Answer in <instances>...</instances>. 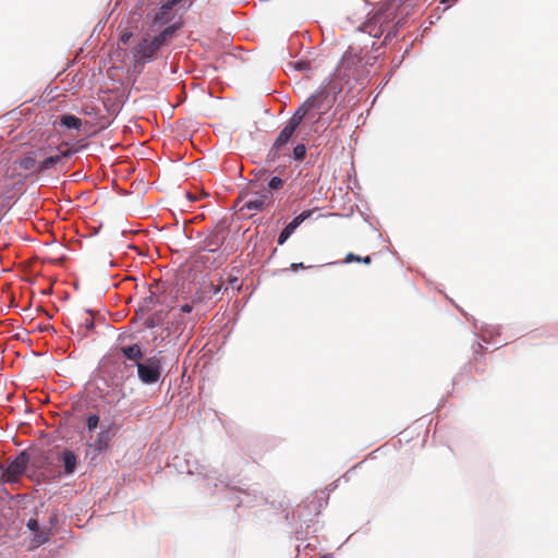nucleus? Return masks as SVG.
<instances>
[{
  "mask_svg": "<svg viewBox=\"0 0 558 558\" xmlns=\"http://www.w3.org/2000/svg\"><path fill=\"white\" fill-rule=\"evenodd\" d=\"M415 0H384L378 8L367 15L361 24V31L367 32L371 37L380 38L388 45L405 26L407 19L416 5Z\"/></svg>",
  "mask_w": 558,
  "mask_h": 558,
  "instance_id": "1",
  "label": "nucleus"
},
{
  "mask_svg": "<svg viewBox=\"0 0 558 558\" xmlns=\"http://www.w3.org/2000/svg\"><path fill=\"white\" fill-rule=\"evenodd\" d=\"M357 31L367 34V38L361 39L359 44L349 46L341 59L339 73L341 76L347 77L348 81L353 78L362 85L367 80L369 73L367 68L373 66L379 58V54L375 52L379 47L386 45L383 41L378 46L374 37H371L367 32L361 31V25Z\"/></svg>",
  "mask_w": 558,
  "mask_h": 558,
  "instance_id": "2",
  "label": "nucleus"
},
{
  "mask_svg": "<svg viewBox=\"0 0 558 558\" xmlns=\"http://www.w3.org/2000/svg\"><path fill=\"white\" fill-rule=\"evenodd\" d=\"M125 368L122 362L105 356L100 360L97 368L90 376L89 384L95 388L98 396L111 404V396H118L117 403L125 398L122 387L125 381Z\"/></svg>",
  "mask_w": 558,
  "mask_h": 558,
  "instance_id": "3",
  "label": "nucleus"
},
{
  "mask_svg": "<svg viewBox=\"0 0 558 558\" xmlns=\"http://www.w3.org/2000/svg\"><path fill=\"white\" fill-rule=\"evenodd\" d=\"M181 27L180 22H175L166 26L161 32L155 35L153 38L149 35L141 39L136 45L133 58L137 64H146L151 62L156 58V53L165 46H168L175 33Z\"/></svg>",
  "mask_w": 558,
  "mask_h": 558,
  "instance_id": "4",
  "label": "nucleus"
},
{
  "mask_svg": "<svg viewBox=\"0 0 558 558\" xmlns=\"http://www.w3.org/2000/svg\"><path fill=\"white\" fill-rule=\"evenodd\" d=\"M165 363L166 356L162 355V351H158L156 354L136 363L138 380L146 386L162 383L165 378Z\"/></svg>",
  "mask_w": 558,
  "mask_h": 558,
  "instance_id": "5",
  "label": "nucleus"
},
{
  "mask_svg": "<svg viewBox=\"0 0 558 558\" xmlns=\"http://www.w3.org/2000/svg\"><path fill=\"white\" fill-rule=\"evenodd\" d=\"M335 89L336 87L331 86L329 83L324 84L305 100L306 102H310V110L313 114L314 111H320L318 120H320L323 114L327 113V111L333 106V102L336 101V96H333Z\"/></svg>",
  "mask_w": 558,
  "mask_h": 558,
  "instance_id": "6",
  "label": "nucleus"
},
{
  "mask_svg": "<svg viewBox=\"0 0 558 558\" xmlns=\"http://www.w3.org/2000/svg\"><path fill=\"white\" fill-rule=\"evenodd\" d=\"M31 457L27 450H22L9 464L2 473L4 482H14L19 476L25 474Z\"/></svg>",
  "mask_w": 558,
  "mask_h": 558,
  "instance_id": "7",
  "label": "nucleus"
},
{
  "mask_svg": "<svg viewBox=\"0 0 558 558\" xmlns=\"http://www.w3.org/2000/svg\"><path fill=\"white\" fill-rule=\"evenodd\" d=\"M117 435V425L114 422L105 424L102 423L99 426V432L97 433L95 439L92 441L95 444L96 451H107L110 449V444L112 439Z\"/></svg>",
  "mask_w": 558,
  "mask_h": 558,
  "instance_id": "8",
  "label": "nucleus"
},
{
  "mask_svg": "<svg viewBox=\"0 0 558 558\" xmlns=\"http://www.w3.org/2000/svg\"><path fill=\"white\" fill-rule=\"evenodd\" d=\"M92 314L93 312L90 310H86L84 315L80 318L76 329L74 330L73 327L70 328L71 332L77 336L80 339L87 337L88 333L95 328L94 317L89 316Z\"/></svg>",
  "mask_w": 558,
  "mask_h": 558,
  "instance_id": "9",
  "label": "nucleus"
},
{
  "mask_svg": "<svg viewBox=\"0 0 558 558\" xmlns=\"http://www.w3.org/2000/svg\"><path fill=\"white\" fill-rule=\"evenodd\" d=\"M120 352L124 359L132 362L134 366L142 362L144 357V347L141 342H135L120 348Z\"/></svg>",
  "mask_w": 558,
  "mask_h": 558,
  "instance_id": "10",
  "label": "nucleus"
},
{
  "mask_svg": "<svg viewBox=\"0 0 558 558\" xmlns=\"http://www.w3.org/2000/svg\"><path fill=\"white\" fill-rule=\"evenodd\" d=\"M173 8L166 1L155 12L151 21V27H161L170 23L173 19Z\"/></svg>",
  "mask_w": 558,
  "mask_h": 558,
  "instance_id": "11",
  "label": "nucleus"
},
{
  "mask_svg": "<svg viewBox=\"0 0 558 558\" xmlns=\"http://www.w3.org/2000/svg\"><path fill=\"white\" fill-rule=\"evenodd\" d=\"M296 130H298V128L286 122L284 126L279 132L278 136L276 137V140L274 142L275 148L282 149L284 151L287 145L292 142Z\"/></svg>",
  "mask_w": 558,
  "mask_h": 558,
  "instance_id": "12",
  "label": "nucleus"
},
{
  "mask_svg": "<svg viewBox=\"0 0 558 558\" xmlns=\"http://www.w3.org/2000/svg\"><path fill=\"white\" fill-rule=\"evenodd\" d=\"M60 461L63 465V475L71 476L77 466V456L73 450L66 448L60 453Z\"/></svg>",
  "mask_w": 558,
  "mask_h": 558,
  "instance_id": "13",
  "label": "nucleus"
},
{
  "mask_svg": "<svg viewBox=\"0 0 558 558\" xmlns=\"http://www.w3.org/2000/svg\"><path fill=\"white\" fill-rule=\"evenodd\" d=\"M225 243V238L221 236L220 231L217 229H214L209 232V234L204 239L203 250L208 253H215L217 252Z\"/></svg>",
  "mask_w": 558,
  "mask_h": 558,
  "instance_id": "14",
  "label": "nucleus"
},
{
  "mask_svg": "<svg viewBox=\"0 0 558 558\" xmlns=\"http://www.w3.org/2000/svg\"><path fill=\"white\" fill-rule=\"evenodd\" d=\"M313 116L314 114L310 110V102L304 101L287 122L299 129L305 119H310Z\"/></svg>",
  "mask_w": 558,
  "mask_h": 558,
  "instance_id": "15",
  "label": "nucleus"
},
{
  "mask_svg": "<svg viewBox=\"0 0 558 558\" xmlns=\"http://www.w3.org/2000/svg\"><path fill=\"white\" fill-rule=\"evenodd\" d=\"M58 123L64 130H80L82 126V120L72 113L61 114Z\"/></svg>",
  "mask_w": 558,
  "mask_h": 558,
  "instance_id": "16",
  "label": "nucleus"
},
{
  "mask_svg": "<svg viewBox=\"0 0 558 558\" xmlns=\"http://www.w3.org/2000/svg\"><path fill=\"white\" fill-rule=\"evenodd\" d=\"M473 325L475 329H478L481 331V339L485 343H489L490 339L499 333V327L490 326V325H478L477 322L474 319Z\"/></svg>",
  "mask_w": 558,
  "mask_h": 558,
  "instance_id": "17",
  "label": "nucleus"
},
{
  "mask_svg": "<svg viewBox=\"0 0 558 558\" xmlns=\"http://www.w3.org/2000/svg\"><path fill=\"white\" fill-rule=\"evenodd\" d=\"M299 227L300 225L294 218L287 223L278 235V245H283Z\"/></svg>",
  "mask_w": 558,
  "mask_h": 558,
  "instance_id": "18",
  "label": "nucleus"
},
{
  "mask_svg": "<svg viewBox=\"0 0 558 558\" xmlns=\"http://www.w3.org/2000/svg\"><path fill=\"white\" fill-rule=\"evenodd\" d=\"M51 529L40 527L38 532L33 534L32 545L33 547H39L47 544L50 541Z\"/></svg>",
  "mask_w": 558,
  "mask_h": 558,
  "instance_id": "19",
  "label": "nucleus"
},
{
  "mask_svg": "<svg viewBox=\"0 0 558 558\" xmlns=\"http://www.w3.org/2000/svg\"><path fill=\"white\" fill-rule=\"evenodd\" d=\"M159 303L155 292L149 291V295L145 296L138 305V312L148 313Z\"/></svg>",
  "mask_w": 558,
  "mask_h": 558,
  "instance_id": "20",
  "label": "nucleus"
},
{
  "mask_svg": "<svg viewBox=\"0 0 558 558\" xmlns=\"http://www.w3.org/2000/svg\"><path fill=\"white\" fill-rule=\"evenodd\" d=\"M267 196L265 194L258 195L255 198L248 199L243 205V209L262 211L265 207Z\"/></svg>",
  "mask_w": 558,
  "mask_h": 558,
  "instance_id": "21",
  "label": "nucleus"
},
{
  "mask_svg": "<svg viewBox=\"0 0 558 558\" xmlns=\"http://www.w3.org/2000/svg\"><path fill=\"white\" fill-rule=\"evenodd\" d=\"M166 316L167 313L162 310L157 311L145 320V326L149 329L156 328L163 323Z\"/></svg>",
  "mask_w": 558,
  "mask_h": 558,
  "instance_id": "22",
  "label": "nucleus"
},
{
  "mask_svg": "<svg viewBox=\"0 0 558 558\" xmlns=\"http://www.w3.org/2000/svg\"><path fill=\"white\" fill-rule=\"evenodd\" d=\"M60 158L57 155H52L46 157L36 168V172L41 173L47 170L54 168L58 163H60Z\"/></svg>",
  "mask_w": 558,
  "mask_h": 558,
  "instance_id": "23",
  "label": "nucleus"
},
{
  "mask_svg": "<svg viewBox=\"0 0 558 558\" xmlns=\"http://www.w3.org/2000/svg\"><path fill=\"white\" fill-rule=\"evenodd\" d=\"M100 415L98 413H89L85 418V427L88 433L95 432L100 426Z\"/></svg>",
  "mask_w": 558,
  "mask_h": 558,
  "instance_id": "24",
  "label": "nucleus"
},
{
  "mask_svg": "<svg viewBox=\"0 0 558 558\" xmlns=\"http://www.w3.org/2000/svg\"><path fill=\"white\" fill-rule=\"evenodd\" d=\"M86 447H87V450H86V453H85V459H87L89 461L90 464H97L98 463V458L101 453H104L105 451H96L95 450V444H93L92 441H87L86 442Z\"/></svg>",
  "mask_w": 558,
  "mask_h": 558,
  "instance_id": "25",
  "label": "nucleus"
},
{
  "mask_svg": "<svg viewBox=\"0 0 558 558\" xmlns=\"http://www.w3.org/2000/svg\"><path fill=\"white\" fill-rule=\"evenodd\" d=\"M306 151H307L306 145L303 143H299L293 147L291 157L294 161L301 162L305 159Z\"/></svg>",
  "mask_w": 558,
  "mask_h": 558,
  "instance_id": "26",
  "label": "nucleus"
},
{
  "mask_svg": "<svg viewBox=\"0 0 558 558\" xmlns=\"http://www.w3.org/2000/svg\"><path fill=\"white\" fill-rule=\"evenodd\" d=\"M19 166L26 171L33 170L36 166V158L32 154L25 155L20 159Z\"/></svg>",
  "mask_w": 558,
  "mask_h": 558,
  "instance_id": "27",
  "label": "nucleus"
},
{
  "mask_svg": "<svg viewBox=\"0 0 558 558\" xmlns=\"http://www.w3.org/2000/svg\"><path fill=\"white\" fill-rule=\"evenodd\" d=\"M284 155H286V153L282 149H276L275 145L272 144V146L270 147V149L268 150V153L266 155V162L275 163L280 158V156H284Z\"/></svg>",
  "mask_w": 558,
  "mask_h": 558,
  "instance_id": "28",
  "label": "nucleus"
},
{
  "mask_svg": "<svg viewBox=\"0 0 558 558\" xmlns=\"http://www.w3.org/2000/svg\"><path fill=\"white\" fill-rule=\"evenodd\" d=\"M288 66L295 71L303 72L311 69V62L308 60L300 59L294 62H289Z\"/></svg>",
  "mask_w": 558,
  "mask_h": 558,
  "instance_id": "29",
  "label": "nucleus"
},
{
  "mask_svg": "<svg viewBox=\"0 0 558 558\" xmlns=\"http://www.w3.org/2000/svg\"><path fill=\"white\" fill-rule=\"evenodd\" d=\"M39 514V509L38 508H35L34 509V515L33 518H31L27 522H26V527L28 531H31L33 534L35 532H38V529H40V525H39V522H38V517Z\"/></svg>",
  "mask_w": 558,
  "mask_h": 558,
  "instance_id": "30",
  "label": "nucleus"
},
{
  "mask_svg": "<svg viewBox=\"0 0 558 558\" xmlns=\"http://www.w3.org/2000/svg\"><path fill=\"white\" fill-rule=\"evenodd\" d=\"M352 262L364 263L366 265H369L372 262V257L369 255L361 257L360 255H355L354 253L347 254V256L344 258V263H352Z\"/></svg>",
  "mask_w": 558,
  "mask_h": 558,
  "instance_id": "31",
  "label": "nucleus"
},
{
  "mask_svg": "<svg viewBox=\"0 0 558 558\" xmlns=\"http://www.w3.org/2000/svg\"><path fill=\"white\" fill-rule=\"evenodd\" d=\"M283 184H284V181L280 177L274 175L268 181L267 187L270 192H274V191H279L280 189H282Z\"/></svg>",
  "mask_w": 558,
  "mask_h": 558,
  "instance_id": "32",
  "label": "nucleus"
},
{
  "mask_svg": "<svg viewBox=\"0 0 558 558\" xmlns=\"http://www.w3.org/2000/svg\"><path fill=\"white\" fill-rule=\"evenodd\" d=\"M181 326L184 327L185 324L183 322V318L181 316H179L178 318H175V322L172 323V325L170 327L166 328V330L168 331V336L179 331L181 329Z\"/></svg>",
  "mask_w": 558,
  "mask_h": 558,
  "instance_id": "33",
  "label": "nucleus"
},
{
  "mask_svg": "<svg viewBox=\"0 0 558 558\" xmlns=\"http://www.w3.org/2000/svg\"><path fill=\"white\" fill-rule=\"evenodd\" d=\"M59 154L57 155L62 162L64 159L71 158L75 154V149L72 148H62V146L58 147Z\"/></svg>",
  "mask_w": 558,
  "mask_h": 558,
  "instance_id": "34",
  "label": "nucleus"
},
{
  "mask_svg": "<svg viewBox=\"0 0 558 558\" xmlns=\"http://www.w3.org/2000/svg\"><path fill=\"white\" fill-rule=\"evenodd\" d=\"M315 208L313 209H305L299 215L294 217V219L298 221V223L301 226L306 219L311 218L312 215L315 213Z\"/></svg>",
  "mask_w": 558,
  "mask_h": 558,
  "instance_id": "35",
  "label": "nucleus"
},
{
  "mask_svg": "<svg viewBox=\"0 0 558 558\" xmlns=\"http://www.w3.org/2000/svg\"><path fill=\"white\" fill-rule=\"evenodd\" d=\"M48 523L50 525L49 529H53L58 525L59 523V512L58 510H53L48 519Z\"/></svg>",
  "mask_w": 558,
  "mask_h": 558,
  "instance_id": "36",
  "label": "nucleus"
},
{
  "mask_svg": "<svg viewBox=\"0 0 558 558\" xmlns=\"http://www.w3.org/2000/svg\"><path fill=\"white\" fill-rule=\"evenodd\" d=\"M313 266H305L304 263H292L290 265V270H292L293 272L300 270V269H307V268H312Z\"/></svg>",
  "mask_w": 558,
  "mask_h": 558,
  "instance_id": "37",
  "label": "nucleus"
},
{
  "mask_svg": "<svg viewBox=\"0 0 558 558\" xmlns=\"http://www.w3.org/2000/svg\"><path fill=\"white\" fill-rule=\"evenodd\" d=\"M132 36H133V34L131 32H124L120 36V40H121V43H123L125 45V44H128L130 41Z\"/></svg>",
  "mask_w": 558,
  "mask_h": 558,
  "instance_id": "38",
  "label": "nucleus"
},
{
  "mask_svg": "<svg viewBox=\"0 0 558 558\" xmlns=\"http://www.w3.org/2000/svg\"><path fill=\"white\" fill-rule=\"evenodd\" d=\"M192 311H193V305L190 303H185L180 306L181 313L187 314V313H191Z\"/></svg>",
  "mask_w": 558,
  "mask_h": 558,
  "instance_id": "39",
  "label": "nucleus"
},
{
  "mask_svg": "<svg viewBox=\"0 0 558 558\" xmlns=\"http://www.w3.org/2000/svg\"><path fill=\"white\" fill-rule=\"evenodd\" d=\"M483 350H484V347L480 342H477L476 344L473 345L474 354L482 355L483 354Z\"/></svg>",
  "mask_w": 558,
  "mask_h": 558,
  "instance_id": "40",
  "label": "nucleus"
},
{
  "mask_svg": "<svg viewBox=\"0 0 558 558\" xmlns=\"http://www.w3.org/2000/svg\"><path fill=\"white\" fill-rule=\"evenodd\" d=\"M40 459H41V461H40V462H37V461H35V460H34V461L32 462V463H33V465H34V466H38V468H39V466L41 465V463H44V462H46V461L48 460V458H47L44 453H41Z\"/></svg>",
  "mask_w": 558,
  "mask_h": 558,
  "instance_id": "41",
  "label": "nucleus"
},
{
  "mask_svg": "<svg viewBox=\"0 0 558 558\" xmlns=\"http://www.w3.org/2000/svg\"><path fill=\"white\" fill-rule=\"evenodd\" d=\"M182 1L183 0H168L167 2L169 3V5L174 8L177 4L181 3Z\"/></svg>",
  "mask_w": 558,
  "mask_h": 558,
  "instance_id": "42",
  "label": "nucleus"
},
{
  "mask_svg": "<svg viewBox=\"0 0 558 558\" xmlns=\"http://www.w3.org/2000/svg\"><path fill=\"white\" fill-rule=\"evenodd\" d=\"M457 1L458 0H440V3L450 7L452 3H456Z\"/></svg>",
  "mask_w": 558,
  "mask_h": 558,
  "instance_id": "43",
  "label": "nucleus"
},
{
  "mask_svg": "<svg viewBox=\"0 0 558 558\" xmlns=\"http://www.w3.org/2000/svg\"><path fill=\"white\" fill-rule=\"evenodd\" d=\"M318 558H335L332 554H324L319 556Z\"/></svg>",
  "mask_w": 558,
  "mask_h": 558,
  "instance_id": "44",
  "label": "nucleus"
},
{
  "mask_svg": "<svg viewBox=\"0 0 558 558\" xmlns=\"http://www.w3.org/2000/svg\"><path fill=\"white\" fill-rule=\"evenodd\" d=\"M109 265H110L111 267H113V266H116V263L110 262V263H109Z\"/></svg>",
  "mask_w": 558,
  "mask_h": 558,
  "instance_id": "45",
  "label": "nucleus"
}]
</instances>
